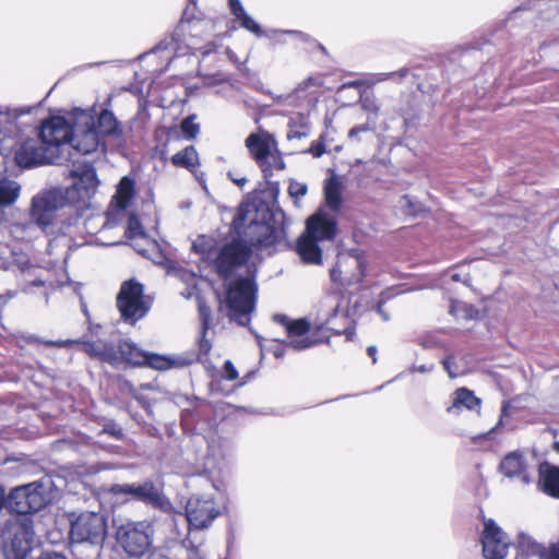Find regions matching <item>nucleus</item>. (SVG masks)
Instances as JSON below:
<instances>
[{
  "label": "nucleus",
  "instance_id": "obj_1",
  "mask_svg": "<svg viewBox=\"0 0 559 559\" xmlns=\"http://www.w3.org/2000/svg\"><path fill=\"white\" fill-rule=\"evenodd\" d=\"M192 247L201 259L213 265L222 276H227L235 267L241 265L248 259L250 251L240 241H233L218 250L216 240L205 235L199 236Z\"/></svg>",
  "mask_w": 559,
  "mask_h": 559
},
{
  "label": "nucleus",
  "instance_id": "obj_2",
  "mask_svg": "<svg viewBox=\"0 0 559 559\" xmlns=\"http://www.w3.org/2000/svg\"><path fill=\"white\" fill-rule=\"evenodd\" d=\"M336 234L335 217L323 210L318 211L307 221V230L298 241V253L304 262L320 264L322 251L319 241L332 240Z\"/></svg>",
  "mask_w": 559,
  "mask_h": 559
},
{
  "label": "nucleus",
  "instance_id": "obj_3",
  "mask_svg": "<svg viewBox=\"0 0 559 559\" xmlns=\"http://www.w3.org/2000/svg\"><path fill=\"white\" fill-rule=\"evenodd\" d=\"M257 287L251 276L231 281L226 288L224 306L230 319L245 325L254 310Z\"/></svg>",
  "mask_w": 559,
  "mask_h": 559
},
{
  "label": "nucleus",
  "instance_id": "obj_4",
  "mask_svg": "<svg viewBox=\"0 0 559 559\" xmlns=\"http://www.w3.org/2000/svg\"><path fill=\"white\" fill-rule=\"evenodd\" d=\"M2 539L5 559H25L34 542L32 522L26 518H12L5 523Z\"/></svg>",
  "mask_w": 559,
  "mask_h": 559
},
{
  "label": "nucleus",
  "instance_id": "obj_5",
  "mask_svg": "<svg viewBox=\"0 0 559 559\" xmlns=\"http://www.w3.org/2000/svg\"><path fill=\"white\" fill-rule=\"evenodd\" d=\"M250 156L260 166L265 176L274 169L283 170L285 163L277 147V142L272 134L264 130L251 133L245 141Z\"/></svg>",
  "mask_w": 559,
  "mask_h": 559
},
{
  "label": "nucleus",
  "instance_id": "obj_6",
  "mask_svg": "<svg viewBox=\"0 0 559 559\" xmlns=\"http://www.w3.org/2000/svg\"><path fill=\"white\" fill-rule=\"evenodd\" d=\"M153 526L147 521H129L118 526L116 539L130 557L143 556L152 545Z\"/></svg>",
  "mask_w": 559,
  "mask_h": 559
},
{
  "label": "nucleus",
  "instance_id": "obj_7",
  "mask_svg": "<svg viewBox=\"0 0 559 559\" xmlns=\"http://www.w3.org/2000/svg\"><path fill=\"white\" fill-rule=\"evenodd\" d=\"M69 536L72 543L102 545L107 536V522L104 515L86 511L70 521Z\"/></svg>",
  "mask_w": 559,
  "mask_h": 559
},
{
  "label": "nucleus",
  "instance_id": "obj_8",
  "mask_svg": "<svg viewBox=\"0 0 559 559\" xmlns=\"http://www.w3.org/2000/svg\"><path fill=\"white\" fill-rule=\"evenodd\" d=\"M85 350L91 356L98 357L112 365L126 362L132 366H144L146 359L145 352L128 342L120 343L118 349L103 342L86 343Z\"/></svg>",
  "mask_w": 559,
  "mask_h": 559
},
{
  "label": "nucleus",
  "instance_id": "obj_9",
  "mask_svg": "<svg viewBox=\"0 0 559 559\" xmlns=\"http://www.w3.org/2000/svg\"><path fill=\"white\" fill-rule=\"evenodd\" d=\"M73 126L62 117H52L43 122L39 132V139L46 148L56 155V164H61L67 158L63 156V151L71 141Z\"/></svg>",
  "mask_w": 559,
  "mask_h": 559
},
{
  "label": "nucleus",
  "instance_id": "obj_10",
  "mask_svg": "<svg viewBox=\"0 0 559 559\" xmlns=\"http://www.w3.org/2000/svg\"><path fill=\"white\" fill-rule=\"evenodd\" d=\"M71 143L74 150L82 154H91L102 145L103 139L96 129L95 117L81 111L75 116Z\"/></svg>",
  "mask_w": 559,
  "mask_h": 559
},
{
  "label": "nucleus",
  "instance_id": "obj_11",
  "mask_svg": "<svg viewBox=\"0 0 559 559\" xmlns=\"http://www.w3.org/2000/svg\"><path fill=\"white\" fill-rule=\"evenodd\" d=\"M117 306L126 321L134 323L148 311V302L143 295L141 284L129 281L122 284L117 297Z\"/></svg>",
  "mask_w": 559,
  "mask_h": 559
},
{
  "label": "nucleus",
  "instance_id": "obj_12",
  "mask_svg": "<svg viewBox=\"0 0 559 559\" xmlns=\"http://www.w3.org/2000/svg\"><path fill=\"white\" fill-rule=\"evenodd\" d=\"M7 504L16 514H27L39 511L46 504V497L41 486L32 483L13 489Z\"/></svg>",
  "mask_w": 559,
  "mask_h": 559
},
{
  "label": "nucleus",
  "instance_id": "obj_13",
  "mask_svg": "<svg viewBox=\"0 0 559 559\" xmlns=\"http://www.w3.org/2000/svg\"><path fill=\"white\" fill-rule=\"evenodd\" d=\"M274 321L284 325L287 333V345L294 349H306L322 343L325 337H314L310 333V325L305 319L289 320L284 314H275Z\"/></svg>",
  "mask_w": 559,
  "mask_h": 559
},
{
  "label": "nucleus",
  "instance_id": "obj_14",
  "mask_svg": "<svg viewBox=\"0 0 559 559\" xmlns=\"http://www.w3.org/2000/svg\"><path fill=\"white\" fill-rule=\"evenodd\" d=\"M218 514L214 498L209 493L192 496L186 506L187 520L194 528L207 527Z\"/></svg>",
  "mask_w": 559,
  "mask_h": 559
},
{
  "label": "nucleus",
  "instance_id": "obj_15",
  "mask_svg": "<svg viewBox=\"0 0 559 559\" xmlns=\"http://www.w3.org/2000/svg\"><path fill=\"white\" fill-rule=\"evenodd\" d=\"M110 491L115 495H129L146 504L167 510L170 502L164 497L162 488L146 480L142 484L114 485Z\"/></svg>",
  "mask_w": 559,
  "mask_h": 559
},
{
  "label": "nucleus",
  "instance_id": "obj_16",
  "mask_svg": "<svg viewBox=\"0 0 559 559\" xmlns=\"http://www.w3.org/2000/svg\"><path fill=\"white\" fill-rule=\"evenodd\" d=\"M49 150L46 148L40 139H27L15 148L14 160L23 168L56 164V155Z\"/></svg>",
  "mask_w": 559,
  "mask_h": 559
},
{
  "label": "nucleus",
  "instance_id": "obj_17",
  "mask_svg": "<svg viewBox=\"0 0 559 559\" xmlns=\"http://www.w3.org/2000/svg\"><path fill=\"white\" fill-rule=\"evenodd\" d=\"M66 198L61 190H49L36 195L32 202L31 216L37 225L49 226L53 221L55 212L62 207Z\"/></svg>",
  "mask_w": 559,
  "mask_h": 559
},
{
  "label": "nucleus",
  "instance_id": "obj_18",
  "mask_svg": "<svg viewBox=\"0 0 559 559\" xmlns=\"http://www.w3.org/2000/svg\"><path fill=\"white\" fill-rule=\"evenodd\" d=\"M481 546L485 559H503L508 554L510 540L491 519L484 522Z\"/></svg>",
  "mask_w": 559,
  "mask_h": 559
},
{
  "label": "nucleus",
  "instance_id": "obj_19",
  "mask_svg": "<svg viewBox=\"0 0 559 559\" xmlns=\"http://www.w3.org/2000/svg\"><path fill=\"white\" fill-rule=\"evenodd\" d=\"M72 185L67 190V197L71 201H79L91 198L97 187L98 180L93 166L80 164L72 170Z\"/></svg>",
  "mask_w": 559,
  "mask_h": 559
},
{
  "label": "nucleus",
  "instance_id": "obj_20",
  "mask_svg": "<svg viewBox=\"0 0 559 559\" xmlns=\"http://www.w3.org/2000/svg\"><path fill=\"white\" fill-rule=\"evenodd\" d=\"M134 182L128 177H123L117 188L116 194L109 205L106 213V217L103 219L100 216L96 217L102 221L103 229L112 228L118 221L124 215V210L130 204L133 197Z\"/></svg>",
  "mask_w": 559,
  "mask_h": 559
},
{
  "label": "nucleus",
  "instance_id": "obj_21",
  "mask_svg": "<svg viewBox=\"0 0 559 559\" xmlns=\"http://www.w3.org/2000/svg\"><path fill=\"white\" fill-rule=\"evenodd\" d=\"M23 108H0V154H5L19 133L17 119L28 114Z\"/></svg>",
  "mask_w": 559,
  "mask_h": 559
},
{
  "label": "nucleus",
  "instance_id": "obj_22",
  "mask_svg": "<svg viewBox=\"0 0 559 559\" xmlns=\"http://www.w3.org/2000/svg\"><path fill=\"white\" fill-rule=\"evenodd\" d=\"M179 28L186 35V43L189 49L193 52L200 50L199 39L205 34L213 32L214 24L212 21L206 19H189L188 12L186 11L180 22Z\"/></svg>",
  "mask_w": 559,
  "mask_h": 559
},
{
  "label": "nucleus",
  "instance_id": "obj_23",
  "mask_svg": "<svg viewBox=\"0 0 559 559\" xmlns=\"http://www.w3.org/2000/svg\"><path fill=\"white\" fill-rule=\"evenodd\" d=\"M126 236L131 246L143 255H148L157 249V242L146 235L140 221L134 215L128 217Z\"/></svg>",
  "mask_w": 559,
  "mask_h": 559
},
{
  "label": "nucleus",
  "instance_id": "obj_24",
  "mask_svg": "<svg viewBox=\"0 0 559 559\" xmlns=\"http://www.w3.org/2000/svg\"><path fill=\"white\" fill-rule=\"evenodd\" d=\"M250 235H254L251 238V245L254 247L270 249L285 239L284 229L270 224L253 223L250 225Z\"/></svg>",
  "mask_w": 559,
  "mask_h": 559
},
{
  "label": "nucleus",
  "instance_id": "obj_25",
  "mask_svg": "<svg viewBox=\"0 0 559 559\" xmlns=\"http://www.w3.org/2000/svg\"><path fill=\"white\" fill-rule=\"evenodd\" d=\"M500 469L509 478H518L522 484L532 481V471L519 452L508 454L500 463Z\"/></svg>",
  "mask_w": 559,
  "mask_h": 559
},
{
  "label": "nucleus",
  "instance_id": "obj_26",
  "mask_svg": "<svg viewBox=\"0 0 559 559\" xmlns=\"http://www.w3.org/2000/svg\"><path fill=\"white\" fill-rule=\"evenodd\" d=\"M233 14L240 22L241 26L257 36L265 35L270 38H276L278 35L290 34L300 37L301 34L293 31H269L263 32L260 25L246 12L239 0H229Z\"/></svg>",
  "mask_w": 559,
  "mask_h": 559
},
{
  "label": "nucleus",
  "instance_id": "obj_27",
  "mask_svg": "<svg viewBox=\"0 0 559 559\" xmlns=\"http://www.w3.org/2000/svg\"><path fill=\"white\" fill-rule=\"evenodd\" d=\"M481 401L473 391L466 388L455 390L451 395V404L448 406L449 414L459 415L463 408L468 411H480Z\"/></svg>",
  "mask_w": 559,
  "mask_h": 559
},
{
  "label": "nucleus",
  "instance_id": "obj_28",
  "mask_svg": "<svg viewBox=\"0 0 559 559\" xmlns=\"http://www.w3.org/2000/svg\"><path fill=\"white\" fill-rule=\"evenodd\" d=\"M95 121L96 129L99 132L102 139L104 136H111L119 142L127 140V132L117 121L112 112L104 110L100 112L97 119H95Z\"/></svg>",
  "mask_w": 559,
  "mask_h": 559
},
{
  "label": "nucleus",
  "instance_id": "obj_29",
  "mask_svg": "<svg viewBox=\"0 0 559 559\" xmlns=\"http://www.w3.org/2000/svg\"><path fill=\"white\" fill-rule=\"evenodd\" d=\"M538 487L548 496L559 498V467L544 464L539 467Z\"/></svg>",
  "mask_w": 559,
  "mask_h": 559
},
{
  "label": "nucleus",
  "instance_id": "obj_30",
  "mask_svg": "<svg viewBox=\"0 0 559 559\" xmlns=\"http://www.w3.org/2000/svg\"><path fill=\"white\" fill-rule=\"evenodd\" d=\"M12 263L24 275V282H25L24 289L26 292H29L32 286H43L45 284L46 281L41 280L39 277H36L34 280L31 278L32 275L35 274V272L37 271V267L31 265L29 259L26 254L16 253V252L13 253Z\"/></svg>",
  "mask_w": 559,
  "mask_h": 559
},
{
  "label": "nucleus",
  "instance_id": "obj_31",
  "mask_svg": "<svg viewBox=\"0 0 559 559\" xmlns=\"http://www.w3.org/2000/svg\"><path fill=\"white\" fill-rule=\"evenodd\" d=\"M189 364L186 358L174 356H162L152 353H146L145 365L156 370H168L171 368L185 367Z\"/></svg>",
  "mask_w": 559,
  "mask_h": 559
},
{
  "label": "nucleus",
  "instance_id": "obj_32",
  "mask_svg": "<svg viewBox=\"0 0 559 559\" xmlns=\"http://www.w3.org/2000/svg\"><path fill=\"white\" fill-rule=\"evenodd\" d=\"M324 197L326 206L332 211H337L342 204V181L333 175L324 186Z\"/></svg>",
  "mask_w": 559,
  "mask_h": 559
},
{
  "label": "nucleus",
  "instance_id": "obj_33",
  "mask_svg": "<svg viewBox=\"0 0 559 559\" xmlns=\"http://www.w3.org/2000/svg\"><path fill=\"white\" fill-rule=\"evenodd\" d=\"M171 163L176 167H182L194 173L200 164L199 155L194 146H187L171 157Z\"/></svg>",
  "mask_w": 559,
  "mask_h": 559
},
{
  "label": "nucleus",
  "instance_id": "obj_34",
  "mask_svg": "<svg viewBox=\"0 0 559 559\" xmlns=\"http://www.w3.org/2000/svg\"><path fill=\"white\" fill-rule=\"evenodd\" d=\"M21 186L15 180L0 178V205H12L20 197Z\"/></svg>",
  "mask_w": 559,
  "mask_h": 559
},
{
  "label": "nucleus",
  "instance_id": "obj_35",
  "mask_svg": "<svg viewBox=\"0 0 559 559\" xmlns=\"http://www.w3.org/2000/svg\"><path fill=\"white\" fill-rule=\"evenodd\" d=\"M450 312L459 322L462 323L476 320L479 314L478 310L473 306L459 300H453L451 302Z\"/></svg>",
  "mask_w": 559,
  "mask_h": 559
},
{
  "label": "nucleus",
  "instance_id": "obj_36",
  "mask_svg": "<svg viewBox=\"0 0 559 559\" xmlns=\"http://www.w3.org/2000/svg\"><path fill=\"white\" fill-rule=\"evenodd\" d=\"M326 310H325V324H330L332 322L333 318H336L338 316L346 319V316L344 314L343 310H341V298L337 295L330 296L324 304Z\"/></svg>",
  "mask_w": 559,
  "mask_h": 559
},
{
  "label": "nucleus",
  "instance_id": "obj_37",
  "mask_svg": "<svg viewBox=\"0 0 559 559\" xmlns=\"http://www.w3.org/2000/svg\"><path fill=\"white\" fill-rule=\"evenodd\" d=\"M361 107L368 112V122L374 126V118L380 112V104L372 96L361 97Z\"/></svg>",
  "mask_w": 559,
  "mask_h": 559
},
{
  "label": "nucleus",
  "instance_id": "obj_38",
  "mask_svg": "<svg viewBox=\"0 0 559 559\" xmlns=\"http://www.w3.org/2000/svg\"><path fill=\"white\" fill-rule=\"evenodd\" d=\"M179 278L187 284V288L181 293V295L185 298H191L195 293V286H197V276L193 273L190 272H179L178 273Z\"/></svg>",
  "mask_w": 559,
  "mask_h": 559
},
{
  "label": "nucleus",
  "instance_id": "obj_39",
  "mask_svg": "<svg viewBox=\"0 0 559 559\" xmlns=\"http://www.w3.org/2000/svg\"><path fill=\"white\" fill-rule=\"evenodd\" d=\"M534 555L537 559H559V544H552L547 548L536 545Z\"/></svg>",
  "mask_w": 559,
  "mask_h": 559
},
{
  "label": "nucleus",
  "instance_id": "obj_40",
  "mask_svg": "<svg viewBox=\"0 0 559 559\" xmlns=\"http://www.w3.org/2000/svg\"><path fill=\"white\" fill-rule=\"evenodd\" d=\"M180 129L186 139H194L200 130L199 124L194 122L193 117L183 119Z\"/></svg>",
  "mask_w": 559,
  "mask_h": 559
},
{
  "label": "nucleus",
  "instance_id": "obj_41",
  "mask_svg": "<svg viewBox=\"0 0 559 559\" xmlns=\"http://www.w3.org/2000/svg\"><path fill=\"white\" fill-rule=\"evenodd\" d=\"M288 193L293 198H301L307 193V186L302 182L292 181L288 187Z\"/></svg>",
  "mask_w": 559,
  "mask_h": 559
},
{
  "label": "nucleus",
  "instance_id": "obj_42",
  "mask_svg": "<svg viewBox=\"0 0 559 559\" xmlns=\"http://www.w3.org/2000/svg\"><path fill=\"white\" fill-rule=\"evenodd\" d=\"M373 128H374V126H372L371 123L367 122L366 124L358 126V127H355V128L350 129L349 132H348V136L350 139H355V138H357L359 135V133L367 132V131H369V130H371Z\"/></svg>",
  "mask_w": 559,
  "mask_h": 559
},
{
  "label": "nucleus",
  "instance_id": "obj_43",
  "mask_svg": "<svg viewBox=\"0 0 559 559\" xmlns=\"http://www.w3.org/2000/svg\"><path fill=\"white\" fill-rule=\"evenodd\" d=\"M225 378L227 380H236L238 378V372L231 361L227 360L224 365Z\"/></svg>",
  "mask_w": 559,
  "mask_h": 559
},
{
  "label": "nucleus",
  "instance_id": "obj_44",
  "mask_svg": "<svg viewBox=\"0 0 559 559\" xmlns=\"http://www.w3.org/2000/svg\"><path fill=\"white\" fill-rule=\"evenodd\" d=\"M453 365H454V358H452V357H449L443 361L444 369L447 370V372L449 373V376L451 378H455L460 374V372L453 370Z\"/></svg>",
  "mask_w": 559,
  "mask_h": 559
},
{
  "label": "nucleus",
  "instance_id": "obj_45",
  "mask_svg": "<svg viewBox=\"0 0 559 559\" xmlns=\"http://www.w3.org/2000/svg\"><path fill=\"white\" fill-rule=\"evenodd\" d=\"M310 152L314 157H320L325 152V145L322 142L313 143L310 147Z\"/></svg>",
  "mask_w": 559,
  "mask_h": 559
},
{
  "label": "nucleus",
  "instance_id": "obj_46",
  "mask_svg": "<svg viewBox=\"0 0 559 559\" xmlns=\"http://www.w3.org/2000/svg\"><path fill=\"white\" fill-rule=\"evenodd\" d=\"M199 308H200V316L202 318L203 332H205V330L207 329V321H209V317H210V310H209V308H206L203 305H200Z\"/></svg>",
  "mask_w": 559,
  "mask_h": 559
},
{
  "label": "nucleus",
  "instance_id": "obj_47",
  "mask_svg": "<svg viewBox=\"0 0 559 559\" xmlns=\"http://www.w3.org/2000/svg\"><path fill=\"white\" fill-rule=\"evenodd\" d=\"M307 135H308V131H307L306 126H302V130H300V131H295V130L290 129L287 133L288 139H300V138H304Z\"/></svg>",
  "mask_w": 559,
  "mask_h": 559
},
{
  "label": "nucleus",
  "instance_id": "obj_48",
  "mask_svg": "<svg viewBox=\"0 0 559 559\" xmlns=\"http://www.w3.org/2000/svg\"><path fill=\"white\" fill-rule=\"evenodd\" d=\"M200 48H201V49H200L199 51H200L203 56H206V55H209V53H211V52L215 51V50H216V48H217V45H216L215 43H209V44H206V45H205V46H203V47H201V46H200Z\"/></svg>",
  "mask_w": 559,
  "mask_h": 559
},
{
  "label": "nucleus",
  "instance_id": "obj_49",
  "mask_svg": "<svg viewBox=\"0 0 559 559\" xmlns=\"http://www.w3.org/2000/svg\"><path fill=\"white\" fill-rule=\"evenodd\" d=\"M396 75L395 72L377 74L372 80V83L381 82Z\"/></svg>",
  "mask_w": 559,
  "mask_h": 559
},
{
  "label": "nucleus",
  "instance_id": "obj_50",
  "mask_svg": "<svg viewBox=\"0 0 559 559\" xmlns=\"http://www.w3.org/2000/svg\"><path fill=\"white\" fill-rule=\"evenodd\" d=\"M38 559H66V557L57 552H46L41 555Z\"/></svg>",
  "mask_w": 559,
  "mask_h": 559
},
{
  "label": "nucleus",
  "instance_id": "obj_51",
  "mask_svg": "<svg viewBox=\"0 0 559 559\" xmlns=\"http://www.w3.org/2000/svg\"><path fill=\"white\" fill-rule=\"evenodd\" d=\"M384 296L381 297L380 301H379V305H378V312L380 313V316L382 317V319L384 321L389 320V314L386 312L383 311L382 309V305L384 302Z\"/></svg>",
  "mask_w": 559,
  "mask_h": 559
},
{
  "label": "nucleus",
  "instance_id": "obj_52",
  "mask_svg": "<svg viewBox=\"0 0 559 559\" xmlns=\"http://www.w3.org/2000/svg\"><path fill=\"white\" fill-rule=\"evenodd\" d=\"M189 559H203L198 548H191L189 550Z\"/></svg>",
  "mask_w": 559,
  "mask_h": 559
},
{
  "label": "nucleus",
  "instance_id": "obj_53",
  "mask_svg": "<svg viewBox=\"0 0 559 559\" xmlns=\"http://www.w3.org/2000/svg\"><path fill=\"white\" fill-rule=\"evenodd\" d=\"M200 349L204 354H207L210 352V349H211V344L205 338H202L201 342H200Z\"/></svg>",
  "mask_w": 559,
  "mask_h": 559
},
{
  "label": "nucleus",
  "instance_id": "obj_54",
  "mask_svg": "<svg viewBox=\"0 0 559 559\" xmlns=\"http://www.w3.org/2000/svg\"><path fill=\"white\" fill-rule=\"evenodd\" d=\"M416 371L418 372H429L432 370V365H429V366H425V365H421V366H417L415 368Z\"/></svg>",
  "mask_w": 559,
  "mask_h": 559
},
{
  "label": "nucleus",
  "instance_id": "obj_55",
  "mask_svg": "<svg viewBox=\"0 0 559 559\" xmlns=\"http://www.w3.org/2000/svg\"><path fill=\"white\" fill-rule=\"evenodd\" d=\"M368 354L373 358V362L376 361L374 354H376V347L370 346L368 348Z\"/></svg>",
  "mask_w": 559,
  "mask_h": 559
},
{
  "label": "nucleus",
  "instance_id": "obj_56",
  "mask_svg": "<svg viewBox=\"0 0 559 559\" xmlns=\"http://www.w3.org/2000/svg\"><path fill=\"white\" fill-rule=\"evenodd\" d=\"M451 280L453 282H459V281H461V276L459 273H451Z\"/></svg>",
  "mask_w": 559,
  "mask_h": 559
},
{
  "label": "nucleus",
  "instance_id": "obj_57",
  "mask_svg": "<svg viewBox=\"0 0 559 559\" xmlns=\"http://www.w3.org/2000/svg\"><path fill=\"white\" fill-rule=\"evenodd\" d=\"M94 221H95V218H90V219L87 221V227H86V228H87V230H88V231H91V233L93 231V230H92V226H91V225L94 223Z\"/></svg>",
  "mask_w": 559,
  "mask_h": 559
},
{
  "label": "nucleus",
  "instance_id": "obj_58",
  "mask_svg": "<svg viewBox=\"0 0 559 559\" xmlns=\"http://www.w3.org/2000/svg\"><path fill=\"white\" fill-rule=\"evenodd\" d=\"M507 413H508V405H507V403H503V405H502V415H501V417H502V416H504V415H507Z\"/></svg>",
  "mask_w": 559,
  "mask_h": 559
},
{
  "label": "nucleus",
  "instance_id": "obj_59",
  "mask_svg": "<svg viewBox=\"0 0 559 559\" xmlns=\"http://www.w3.org/2000/svg\"><path fill=\"white\" fill-rule=\"evenodd\" d=\"M503 423H502V418L499 419L498 424L496 425V427L492 429V430H489V433H492L493 430H496L498 427L502 426Z\"/></svg>",
  "mask_w": 559,
  "mask_h": 559
},
{
  "label": "nucleus",
  "instance_id": "obj_60",
  "mask_svg": "<svg viewBox=\"0 0 559 559\" xmlns=\"http://www.w3.org/2000/svg\"><path fill=\"white\" fill-rule=\"evenodd\" d=\"M554 449H555L556 452L559 453V441L554 443Z\"/></svg>",
  "mask_w": 559,
  "mask_h": 559
},
{
  "label": "nucleus",
  "instance_id": "obj_61",
  "mask_svg": "<svg viewBox=\"0 0 559 559\" xmlns=\"http://www.w3.org/2000/svg\"><path fill=\"white\" fill-rule=\"evenodd\" d=\"M331 276H332L333 280H336V270H333L331 272Z\"/></svg>",
  "mask_w": 559,
  "mask_h": 559
},
{
  "label": "nucleus",
  "instance_id": "obj_62",
  "mask_svg": "<svg viewBox=\"0 0 559 559\" xmlns=\"http://www.w3.org/2000/svg\"><path fill=\"white\" fill-rule=\"evenodd\" d=\"M352 335H353V332H348L347 333V338L350 340L352 338Z\"/></svg>",
  "mask_w": 559,
  "mask_h": 559
},
{
  "label": "nucleus",
  "instance_id": "obj_63",
  "mask_svg": "<svg viewBox=\"0 0 559 559\" xmlns=\"http://www.w3.org/2000/svg\"><path fill=\"white\" fill-rule=\"evenodd\" d=\"M116 243H118V241L106 242V245H116Z\"/></svg>",
  "mask_w": 559,
  "mask_h": 559
}]
</instances>
